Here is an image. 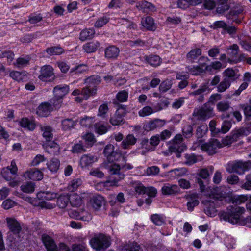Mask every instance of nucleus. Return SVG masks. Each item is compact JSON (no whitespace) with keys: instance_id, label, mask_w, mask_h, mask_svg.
<instances>
[{"instance_id":"1","label":"nucleus","mask_w":251,"mask_h":251,"mask_svg":"<svg viewBox=\"0 0 251 251\" xmlns=\"http://www.w3.org/2000/svg\"><path fill=\"white\" fill-rule=\"evenodd\" d=\"M245 211V209L243 207L235 205L229 206L227 207L226 211L221 213L220 218L233 224H240L242 217V215Z\"/></svg>"},{"instance_id":"2","label":"nucleus","mask_w":251,"mask_h":251,"mask_svg":"<svg viewBox=\"0 0 251 251\" xmlns=\"http://www.w3.org/2000/svg\"><path fill=\"white\" fill-rule=\"evenodd\" d=\"M251 169V160L247 161L238 160L228 164L226 171L230 173H234L239 175H242Z\"/></svg>"},{"instance_id":"3","label":"nucleus","mask_w":251,"mask_h":251,"mask_svg":"<svg viewBox=\"0 0 251 251\" xmlns=\"http://www.w3.org/2000/svg\"><path fill=\"white\" fill-rule=\"evenodd\" d=\"M92 247L97 251L105 250L108 248L110 242L109 238L103 234L96 235L90 241Z\"/></svg>"},{"instance_id":"4","label":"nucleus","mask_w":251,"mask_h":251,"mask_svg":"<svg viewBox=\"0 0 251 251\" xmlns=\"http://www.w3.org/2000/svg\"><path fill=\"white\" fill-rule=\"evenodd\" d=\"M223 147V144L216 139H211L208 142L201 145V150L206 152L209 155L215 154L218 149Z\"/></svg>"},{"instance_id":"5","label":"nucleus","mask_w":251,"mask_h":251,"mask_svg":"<svg viewBox=\"0 0 251 251\" xmlns=\"http://www.w3.org/2000/svg\"><path fill=\"white\" fill-rule=\"evenodd\" d=\"M104 155L107 157L109 163H112L116 161L120 160L122 158L124 162L126 161V158L121 154L114 151V147L111 144H109L104 148L103 151Z\"/></svg>"},{"instance_id":"6","label":"nucleus","mask_w":251,"mask_h":251,"mask_svg":"<svg viewBox=\"0 0 251 251\" xmlns=\"http://www.w3.org/2000/svg\"><path fill=\"white\" fill-rule=\"evenodd\" d=\"M213 108L209 104L206 103L198 109H196L193 116L197 117L199 120H205L209 118L212 114Z\"/></svg>"},{"instance_id":"7","label":"nucleus","mask_w":251,"mask_h":251,"mask_svg":"<svg viewBox=\"0 0 251 251\" xmlns=\"http://www.w3.org/2000/svg\"><path fill=\"white\" fill-rule=\"evenodd\" d=\"M165 124V120L156 118L145 123L143 128L147 131H152L162 127Z\"/></svg>"},{"instance_id":"8","label":"nucleus","mask_w":251,"mask_h":251,"mask_svg":"<svg viewBox=\"0 0 251 251\" xmlns=\"http://www.w3.org/2000/svg\"><path fill=\"white\" fill-rule=\"evenodd\" d=\"M53 69L50 65H45L41 68V74L39 76V78L43 81H50L52 77L53 79L54 78Z\"/></svg>"},{"instance_id":"9","label":"nucleus","mask_w":251,"mask_h":251,"mask_svg":"<svg viewBox=\"0 0 251 251\" xmlns=\"http://www.w3.org/2000/svg\"><path fill=\"white\" fill-rule=\"evenodd\" d=\"M126 114L125 108L121 106L119 108L115 113L111 117L110 122L113 125L116 126L121 124L123 122V117Z\"/></svg>"},{"instance_id":"10","label":"nucleus","mask_w":251,"mask_h":251,"mask_svg":"<svg viewBox=\"0 0 251 251\" xmlns=\"http://www.w3.org/2000/svg\"><path fill=\"white\" fill-rule=\"evenodd\" d=\"M47 152L51 154H56L59 151V145L50 139H47L43 145Z\"/></svg>"},{"instance_id":"11","label":"nucleus","mask_w":251,"mask_h":251,"mask_svg":"<svg viewBox=\"0 0 251 251\" xmlns=\"http://www.w3.org/2000/svg\"><path fill=\"white\" fill-rule=\"evenodd\" d=\"M120 50L117 47L111 45L105 49L104 56L108 59L115 60L119 55Z\"/></svg>"},{"instance_id":"12","label":"nucleus","mask_w":251,"mask_h":251,"mask_svg":"<svg viewBox=\"0 0 251 251\" xmlns=\"http://www.w3.org/2000/svg\"><path fill=\"white\" fill-rule=\"evenodd\" d=\"M42 241L48 251H58L57 247L54 240L47 234H43Z\"/></svg>"},{"instance_id":"13","label":"nucleus","mask_w":251,"mask_h":251,"mask_svg":"<svg viewBox=\"0 0 251 251\" xmlns=\"http://www.w3.org/2000/svg\"><path fill=\"white\" fill-rule=\"evenodd\" d=\"M125 175L123 173L119 174L116 175H109L107 179L103 182V186H118V183L123 179Z\"/></svg>"},{"instance_id":"14","label":"nucleus","mask_w":251,"mask_h":251,"mask_svg":"<svg viewBox=\"0 0 251 251\" xmlns=\"http://www.w3.org/2000/svg\"><path fill=\"white\" fill-rule=\"evenodd\" d=\"M24 176L26 179L33 180H40L43 178V173L37 169H32L26 171L24 174Z\"/></svg>"},{"instance_id":"15","label":"nucleus","mask_w":251,"mask_h":251,"mask_svg":"<svg viewBox=\"0 0 251 251\" xmlns=\"http://www.w3.org/2000/svg\"><path fill=\"white\" fill-rule=\"evenodd\" d=\"M226 52L228 56H229V63L233 64V60L235 59L239 52V47L236 44H234L227 48Z\"/></svg>"},{"instance_id":"16","label":"nucleus","mask_w":251,"mask_h":251,"mask_svg":"<svg viewBox=\"0 0 251 251\" xmlns=\"http://www.w3.org/2000/svg\"><path fill=\"white\" fill-rule=\"evenodd\" d=\"M53 107L51 104L44 102L41 104L37 108V114L42 117H46L52 110Z\"/></svg>"},{"instance_id":"17","label":"nucleus","mask_w":251,"mask_h":251,"mask_svg":"<svg viewBox=\"0 0 251 251\" xmlns=\"http://www.w3.org/2000/svg\"><path fill=\"white\" fill-rule=\"evenodd\" d=\"M163 195H176L180 192L178 186L176 185L167 184L164 185L161 189Z\"/></svg>"},{"instance_id":"18","label":"nucleus","mask_w":251,"mask_h":251,"mask_svg":"<svg viewBox=\"0 0 251 251\" xmlns=\"http://www.w3.org/2000/svg\"><path fill=\"white\" fill-rule=\"evenodd\" d=\"M205 207L204 208V212L206 215L210 217H214L216 214V209L215 207L214 204L210 200H205L203 201Z\"/></svg>"},{"instance_id":"19","label":"nucleus","mask_w":251,"mask_h":251,"mask_svg":"<svg viewBox=\"0 0 251 251\" xmlns=\"http://www.w3.org/2000/svg\"><path fill=\"white\" fill-rule=\"evenodd\" d=\"M69 86L67 85H59L55 86L53 89L54 96L62 98L68 93Z\"/></svg>"},{"instance_id":"20","label":"nucleus","mask_w":251,"mask_h":251,"mask_svg":"<svg viewBox=\"0 0 251 251\" xmlns=\"http://www.w3.org/2000/svg\"><path fill=\"white\" fill-rule=\"evenodd\" d=\"M141 24L142 26L148 30L154 31L156 28L153 18L150 16L143 18Z\"/></svg>"},{"instance_id":"21","label":"nucleus","mask_w":251,"mask_h":251,"mask_svg":"<svg viewBox=\"0 0 251 251\" xmlns=\"http://www.w3.org/2000/svg\"><path fill=\"white\" fill-rule=\"evenodd\" d=\"M208 195L211 199L222 200L223 198L226 197V193L222 190L221 188L216 187L211 190Z\"/></svg>"},{"instance_id":"22","label":"nucleus","mask_w":251,"mask_h":251,"mask_svg":"<svg viewBox=\"0 0 251 251\" xmlns=\"http://www.w3.org/2000/svg\"><path fill=\"white\" fill-rule=\"evenodd\" d=\"M6 221L10 230L14 234L19 233L21 230L19 223L13 218H7Z\"/></svg>"},{"instance_id":"23","label":"nucleus","mask_w":251,"mask_h":251,"mask_svg":"<svg viewBox=\"0 0 251 251\" xmlns=\"http://www.w3.org/2000/svg\"><path fill=\"white\" fill-rule=\"evenodd\" d=\"M97 160L95 155L90 154L83 155L80 159V165L82 167H85L91 165Z\"/></svg>"},{"instance_id":"24","label":"nucleus","mask_w":251,"mask_h":251,"mask_svg":"<svg viewBox=\"0 0 251 251\" xmlns=\"http://www.w3.org/2000/svg\"><path fill=\"white\" fill-rule=\"evenodd\" d=\"M208 60V58L207 57L201 56L199 59V62L200 66H198L196 67L191 68L189 69V71L192 73V74L194 75H198L200 73L203 72V69L202 67H205V64L204 63H202L201 62L202 61H207Z\"/></svg>"},{"instance_id":"25","label":"nucleus","mask_w":251,"mask_h":251,"mask_svg":"<svg viewBox=\"0 0 251 251\" xmlns=\"http://www.w3.org/2000/svg\"><path fill=\"white\" fill-rule=\"evenodd\" d=\"M201 54V50L198 48L192 49L186 55V59L193 63Z\"/></svg>"},{"instance_id":"26","label":"nucleus","mask_w":251,"mask_h":251,"mask_svg":"<svg viewBox=\"0 0 251 251\" xmlns=\"http://www.w3.org/2000/svg\"><path fill=\"white\" fill-rule=\"evenodd\" d=\"M144 58L148 64L155 67L159 66L161 62V58L156 55H146Z\"/></svg>"},{"instance_id":"27","label":"nucleus","mask_w":251,"mask_h":251,"mask_svg":"<svg viewBox=\"0 0 251 251\" xmlns=\"http://www.w3.org/2000/svg\"><path fill=\"white\" fill-rule=\"evenodd\" d=\"M71 204L73 206L78 207L80 206L83 202V197L76 193L72 194L69 197Z\"/></svg>"},{"instance_id":"28","label":"nucleus","mask_w":251,"mask_h":251,"mask_svg":"<svg viewBox=\"0 0 251 251\" xmlns=\"http://www.w3.org/2000/svg\"><path fill=\"white\" fill-rule=\"evenodd\" d=\"M76 124V122L71 118H67L62 120L61 125L63 130H70L74 128Z\"/></svg>"},{"instance_id":"29","label":"nucleus","mask_w":251,"mask_h":251,"mask_svg":"<svg viewBox=\"0 0 251 251\" xmlns=\"http://www.w3.org/2000/svg\"><path fill=\"white\" fill-rule=\"evenodd\" d=\"M99 46L98 41H92L85 44L83 46V49L87 53H92L96 51Z\"/></svg>"},{"instance_id":"30","label":"nucleus","mask_w":251,"mask_h":251,"mask_svg":"<svg viewBox=\"0 0 251 251\" xmlns=\"http://www.w3.org/2000/svg\"><path fill=\"white\" fill-rule=\"evenodd\" d=\"M122 251H143L141 247L136 242H131L125 245Z\"/></svg>"},{"instance_id":"31","label":"nucleus","mask_w":251,"mask_h":251,"mask_svg":"<svg viewBox=\"0 0 251 251\" xmlns=\"http://www.w3.org/2000/svg\"><path fill=\"white\" fill-rule=\"evenodd\" d=\"M69 200V196L68 194L60 196L57 200L56 203L60 208H64L67 205Z\"/></svg>"},{"instance_id":"32","label":"nucleus","mask_w":251,"mask_h":251,"mask_svg":"<svg viewBox=\"0 0 251 251\" xmlns=\"http://www.w3.org/2000/svg\"><path fill=\"white\" fill-rule=\"evenodd\" d=\"M91 203L95 209H99L103 203V198L100 195L94 197L91 200Z\"/></svg>"},{"instance_id":"33","label":"nucleus","mask_w":251,"mask_h":251,"mask_svg":"<svg viewBox=\"0 0 251 251\" xmlns=\"http://www.w3.org/2000/svg\"><path fill=\"white\" fill-rule=\"evenodd\" d=\"M227 1L228 0H217L216 12L218 13L222 14L229 9V6L226 4Z\"/></svg>"},{"instance_id":"34","label":"nucleus","mask_w":251,"mask_h":251,"mask_svg":"<svg viewBox=\"0 0 251 251\" xmlns=\"http://www.w3.org/2000/svg\"><path fill=\"white\" fill-rule=\"evenodd\" d=\"M186 148V146L182 144L181 146H178L177 144H173L169 149L171 152L176 153L177 157L179 158L181 156V153Z\"/></svg>"},{"instance_id":"35","label":"nucleus","mask_w":251,"mask_h":251,"mask_svg":"<svg viewBox=\"0 0 251 251\" xmlns=\"http://www.w3.org/2000/svg\"><path fill=\"white\" fill-rule=\"evenodd\" d=\"M101 81L100 77L98 75H92L85 80V82L90 86L96 88V85L99 84Z\"/></svg>"},{"instance_id":"36","label":"nucleus","mask_w":251,"mask_h":251,"mask_svg":"<svg viewBox=\"0 0 251 251\" xmlns=\"http://www.w3.org/2000/svg\"><path fill=\"white\" fill-rule=\"evenodd\" d=\"M224 78L232 82L238 78V76L234 70L228 68L224 72Z\"/></svg>"},{"instance_id":"37","label":"nucleus","mask_w":251,"mask_h":251,"mask_svg":"<svg viewBox=\"0 0 251 251\" xmlns=\"http://www.w3.org/2000/svg\"><path fill=\"white\" fill-rule=\"evenodd\" d=\"M10 76L14 80L17 81H23L26 78V75L25 72H20L18 71H12L9 74Z\"/></svg>"},{"instance_id":"38","label":"nucleus","mask_w":251,"mask_h":251,"mask_svg":"<svg viewBox=\"0 0 251 251\" xmlns=\"http://www.w3.org/2000/svg\"><path fill=\"white\" fill-rule=\"evenodd\" d=\"M47 165L50 171L55 172L59 168L60 161L58 159L53 158L47 163Z\"/></svg>"},{"instance_id":"39","label":"nucleus","mask_w":251,"mask_h":251,"mask_svg":"<svg viewBox=\"0 0 251 251\" xmlns=\"http://www.w3.org/2000/svg\"><path fill=\"white\" fill-rule=\"evenodd\" d=\"M88 85L84 88L81 91V94L83 95L85 99H87L91 95H94L96 94L97 89L95 87H92Z\"/></svg>"},{"instance_id":"40","label":"nucleus","mask_w":251,"mask_h":251,"mask_svg":"<svg viewBox=\"0 0 251 251\" xmlns=\"http://www.w3.org/2000/svg\"><path fill=\"white\" fill-rule=\"evenodd\" d=\"M95 34V31L93 29H85L83 30L80 34V39L82 41L90 39Z\"/></svg>"},{"instance_id":"41","label":"nucleus","mask_w":251,"mask_h":251,"mask_svg":"<svg viewBox=\"0 0 251 251\" xmlns=\"http://www.w3.org/2000/svg\"><path fill=\"white\" fill-rule=\"evenodd\" d=\"M249 133V130L245 127H241L237 130H234L232 132V135L234 139L237 141L238 139L244 135H247Z\"/></svg>"},{"instance_id":"42","label":"nucleus","mask_w":251,"mask_h":251,"mask_svg":"<svg viewBox=\"0 0 251 251\" xmlns=\"http://www.w3.org/2000/svg\"><path fill=\"white\" fill-rule=\"evenodd\" d=\"M136 7L139 9H148L150 11L155 10L154 6L151 3L146 1H142L136 4Z\"/></svg>"},{"instance_id":"43","label":"nucleus","mask_w":251,"mask_h":251,"mask_svg":"<svg viewBox=\"0 0 251 251\" xmlns=\"http://www.w3.org/2000/svg\"><path fill=\"white\" fill-rule=\"evenodd\" d=\"M231 83L229 80L224 78L217 86V91L221 93L225 92L230 87Z\"/></svg>"},{"instance_id":"44","label":"nucleus","mask_w":251,"mask_h":251,"mask_svg":"<svg viewBox=\"0 0 251 251\" xmlns=\"http://www.w3.org/2000/svg\"><path fill=\"white\" fill-rule=\"evenodd\" d=\"M46 51L50 55H60L64 52V50L60 47L48 48Z\"/></svg>"},{"instance_id":"45","label":"nucleus","mask_w":251,"mask_h":251,"mask_svg":"<svg viewBox=\"0 0 251 251\" xmlns=\"http://www.w3.org/2000/svg\"><path fill=\"white\" fill-rule=\"evenodd\" d=\"M230 102L228 101H222L217 104V108L220 112L228 111L231 107Z\"/></svg>"},{"instance_id":"46","label":"nucleus","mask_w":251,"mask_h":251,"mask_svg":"<svg viewBox=\"0 0 251 251\" xmlns=\"http://www.w3.org/2000/svg\"><path fill=\"white\" fill-rule=\"evenodd\" d=\"M20 123L22 127L26 128L29 130H33L35 127V124L29 121L27 119H22Z\"/></svg>"},{"instance_id":"47","label":"nucleus","mask_w":251,"mask_h":251,"mask_svg":"<svg viewBox=\"0 0 251 251\" xmlns=\"http://www.w3.org/2000/svg\"><path fill=\"white\" fill-rule=\"evenodd\" d=\"M86 151L83 143L81 141H80L77 144H75L71 150V151L73 153H82Z\"/></svg>"},{"instance_id":"48","label":"nucleus","mask_w":251,"mask_h":251,"mask_svg":"<svg viewBox=\"0 0 251 251\" xmlns=\"http://www.w3.org/2000/svg\"><path fill=\"white\" fill-rule=\"evenodd\" d=\"M41 130L43 131V136L47 139H52L53 135L52 133V129L50 126H41Z\"/></svg>"},{"instance_id":"49","label":"nucleus","mask_w":251,"mask_h":251,"mask_svg":"<svg viewBox=\"0 0 251 251\" xmlns=\"http://www.w3.org/2000/svg\"><path fill=\"white\" fill-rule=\"evenodd\" d=\"M210 80L208 79L207 82L203 84L202 85L198 90L192 92L190 95L193 96L201 95V94L208 89V83Z\"/></svg>"},{"instance_id":"50","label":"nucleus","mask_w":251,"mask_h":251,"mask_svg":"<svg viewBox=\"0 0 251 251\" xmlns=\"http://www.w3.org/2000/svg\"><path fill=\"white\" fill-rule=\"evenodd\" d=\"M159 168L155 166L148 167L145 171V176H152L158 175L159 173Z\"/></svg>"},{"instance_id":"51","label":"nucleus","mask_w":251,"mask_h":251,"mask_svg":"<svg viewBox=\"0 0 251 251\" xmlns=\"http://www.w3.org/2000/svg\"><path fill=\"white\" fill-rule=\"evenodd\" d=\"M193 128L191 125H185L182 129L183 135L186 138H190L193 136Z\"/></svg>"},{"instance_id":"52","label":"nucleus","mask_w":251,"mask_h":251,"mask_svg":"<svg viewBox=\"0 0 251 251\" xmlns=\"http://www.w3.org/2000/svg\"><path fill=\"white\" fill-rule=\"evenodd\" d=\"M23 192L25 193H32L34 191V183L31 182H27L21 186Z\"/></svg>"},{"instance_id":"53","label":"nucleus","mask_w":251,"mask_h":251,"mask_svg":"<svg viewBox=\"0 0 251 251\" xmlns=\"http://www.w3.org/2000/svg\"><path fill=\"white\" fill-rule=\"evenodd\" d=\"M95 120L93 117L86 116L81 119L80 121V123L82 126L85 127H90L93 124Z\"/></svg>"},{"instance_id":"54","label":"nucleus","mask_w":251,"mask_h":251,"mask_svg":"<svg viewBox=\"0 0 251 251\" xmlns=\"http://www.w3.org/2000/svg\"><path fill=\"white\" fill-rule=\"evenodd\" d=\"M81 184L82 181L80 179H75L71 181L70 184L68 186V189L71 191H74L76 190Z\"/></svg>"},{"instance_id":"55","label":"nucleus","mask_w":251,"mask_h":251,"mask_svg":"<svg viewBox=\"0 0 251 251\" xmlns=\"http://www.w3.org/2000/svg\"><path fill=\"white\" fill-rule=\"evenodd\" d=\"M120 166L118 164H113L110 167L109 171L110 172V175H116L119 174H122L120 172L121 170Z\"/></svg>"},{"instance_id":"56","label":"nucleus","mask_w":251,"mask_h":251,"mask_svg":"<svg viewBox=\"0 0 251 251\" xmlns=\"http://www.w3.org/2000/svg\"><path fill=\"white\" fill-rule=\"evenodd\" d=\"M128 98V92L126 90L119 92L116 95L117 100L120 102L126 101Z\"/></svg>"},{"instance_id":"57","label":"nucleus","mask_w":251,"mask_h":251,"mask_svg":"<svg viewBox=\"0 0 251 251\" xmlns=\"http://www.w3.org/2000/svg\"><path fill=\"white\" fill-rule=\"evenodd\" d=\"M172 83L169 80H166L161 83L159 86V90L160 91L165 92L171 87Z\"/></svg>"},{"instance_id":"58","label":"nucleus","mask_w":251,"mask_h":251,"mask_svg":"<svg viewBox=\"0 0 251 251\" xmlns=\"http://www.w3.org/2000/svg\"><path fill=\"white\" fill-rule=\"evenodd\" d=\"M50 102L55 109H59L62 105V98L54 96V98L50 101Z\"/></svg>"},{"instance_id":"59","label":"nucleus","mask_w":251,"mask_h":251,"mask_svg":"<svg viewBox=\"0 0 251 251\" xmlns=\"http://www.w3.org/2000/svg\"><path fill=\"white\" fill-rule=\"evenodd\" d=\"M152 113H153V109L150 106H146L144 107L139 112V115L142 117L148 116Z\"/></svg>"},{"instance_id":"60","label":"nucleus","mask_w":251,"mask_h":251,"mask_svg":"<svg viewBox=\"0 0 251 251\" xmlns=\"http://www.w3.org/2000/svg\"><path fill=\"white\" fill-rule=\"evenodd\" d=\"M88 68L86 65L81 64L72 69L70 72L73 73L75 71L76 73H82L83 72L88 71Z\"/></svg>"},{"instance_id":"61","label":"nucleus","mask_w":251,"mask_h":251,"mask_svg":"<svg viewBox=\"0 0 251 251\" xmlns=\"http://www.w3.org/2000/svg\"><path fill=\"white\" fill-rule=\"evenodd\" d=\"M206 129V127L204 125L199 126L197 128L196 132V134L197 138H201L203 136V135L205 134Z\"/></svg>"},{"instance_id":"62","label":"nucleus","mask_w":251,"mask_h":251,"mask_svg":"<svg viewBox=\"0 0 251 251\" xmlns=\"http://www.w3.org/2000/svg\"><path fill=\"white\" fill-rule=\"evenodd\" d=\"M152 221L156 225L160 226L163 222V219L158 214H154L151 216Z\"/></svg>"},{"instance_id":"63","label":"nucleus","mask_w":251,"mask_h":251,"mask_svg":"<svg viewBox=\"0 0 251 251\" xmlns=\"http://www.w3.org/2000/svg\"><path fill=\"white\" fill-rule=\"evenodd\" d=\"M108 22V19L106 17H102L99 18L95 23V26L97 27H101L105 25Z\"/></svg>"},{"instance_id":"64","label":"nucleus","mask_w":251,"mask_h":251,"mask_svg":"<svg viewBox=\"0 0 251 251\" xmlns=\"http://www.w3.org/2000/svg\"><path fill=\"white\" fill-rule=\"evenodd\" d=\"M90 175H91L92 176L97 177L98 178H102L104 176V173L98 168L92 169L90 172Z\"/></svg>"}]
</instances>
